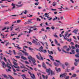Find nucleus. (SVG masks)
Segmentation results:
<instances>
[{
  "label": "nucleus",
  "mask_w": 79,
  "mask_h": 79,
  "mask_svg": "<svg viewBox=\"0 0 79 79\" xmlns=\"http://www.w3.org/2000/svg\"><path fill=\"white\" fill-rule=\"evenodd\" d=\"M42 76L43 79H48V76L46 75L45 77V76L44 75H42Z\"/></svg>",
  "instance_id": "10"
},
{
  "label": "nucleus",
  "mask_w": 79,
  "mask_h": 79,
  "mask_svg": "<svg viewBox=\"0 0 79 79\" xmlns=\"http://www.w3.org/2000/svg\"><path fill=\"white\" fill-rule=\"evenodd\" d=\"M43 40H45V38L44 37H43Z\"/></svg>",
  "instance_id": "59"
},
{
  "label": "nucleus",
  "mask_w": 79,
  "mask_h": 79,
  "mask_svg": "<svg viewBox=\"0 0 79 79\" xmlns=\"http://www.w3.org/2000/svg\"><path fill=\"white\" fill-rule=\"evenodd\" d=\"M4 60L5 61H7L6 59V58H5V57H4Z\"/></svg>",
  "instance_id": "56"
},
{
  "label": "nucleus",
  "mask_w": 79,
  "mask_h": 79,
  "mask_svg": "<svg viewBox=\"0 0 79 79\" xmlns=\"http://www.w3.org/2000/svg\"><path fill=\"white\" fill-rule=\"evenodd\" d=\"M9 76L10 79H14V78H13V77H12L10 75H9Z\"/></svg>",
  "instance_id": "40"
},
{
  "label": "nucleus",
  "mask_w": 79,
  "mask_h": 79,
  "mask_svg": "<svg viewBox=\"0 0 79 79\" xmlns=\"http://www.w3.org/2000/svg\"><path fill=\"white\" fill-rule=\"evenodd\" d=\"M69 76H67L66 77L65 79H69Z\"/></svg>",
  "instance_id": "58"
},
{
  "label": "nucleus",
  "mask_w": 79,
  "mask_h": 79,
  "mask_svg": "<svg viewBox=\"0 0 79 79\" xmlns=\"http://www.w3.org/2000/svg\"><path fill=\"white\" fill-rule=\"evenodd\" d=\"M13 52H14V54L15 55H16V52H15V50H13Z\"/></svg>",
  "instance_id": "55"
},
{
  "label": "nucleus",
  "mask_w": 79,
  "mask_h": 79,
  "mask_svg": "<svg viewBox=\"0 0 79 79\" xmlns=\"http://www.w3.org/2000/svg\"><path fill=\"white\" fill-rule=\"evenodd\" d=\"M13 63L14 64L13 66L15 68H17V69H20V67H19L18 66V64L15 61H14L13 62Z\"/></svg>",
  "instance_id": "5"
},
{
  "label": "nucleus",
  "mask_w": 79,
  "mask_h": 79,
  "mask_svg": "<svg viewBox=\"0 0 79 79\" xmlns=\"http://www.w3.org/2000/svg\"><path fill=\"white\" fill-rule=\"evenodd\" d=\"M54 64L56 66H59V64L58 63H56L55 62H54Z\"/></svg>",
  "instance_id": "19"
},
{
  "label": "nucleus",
  "mask_w": 79,
  "mask_h": 79,
  "mask_svg": "<svg viewBox=\"0 0 79 79\" xmlns=\"http://www.w3.org/2000/svg\"><path fill=\"white\" fill-rule=\"evenodd\" d=\"M62 51H63V52L64 53H69V52H66V51H64V49H62Z\"/></svg>",
  "instance_id": "35"
},
{
  "label": "nucleus",
  "mask_w": 79,
  "mask_h": 79,
  "mask_svg": "<svg viewBox=\"0 0 79 79\" xmlns=\"http://www.w3.org/2000/svg\"><path fill=\"white\" fill-rule=\"evenodd\" d=\"M41 51H42V52H43V53H47V50H42L41 49Z\"/></svg>",
  "instance_id": "23"
},
{
  "label": "nucleus",
  "mask_w": 79,
  "mask_h": 79,
  "mask_svg": "<svg viewBox=\"0 0 79 79\" xmlns=\"http://www.w3.org/2000/svg\"><path fill=\"white\" fill-rule=\"evenodd\" d=\"M48 56H49L50 58L51 59V60H52V61H55L54 59L53 58V56H52L50 55H49Z\"/></svg>",
  "instance_id": "9"
},
{
  "label": "nucleus",
  "mask_w": 79,
  "mask_h": 79,
  "mask_svg": "<svg viewBox=\"0 0 79 79\" xmlns=\"http://www.w3.org/2000/svg\"><path fill=\"white\" fill-rule=\"evenodd\" d=\"M67 75V73H64L63 74H61L60 75V77H61L62 78L66 77V76Z\"/></svg>",
  "instance_id": "6"
},
{
  "label": "nucleus",
  "mask_w": 79,
  "mask_h": 79,
  "mask_svg": "<svg viewBox=\"0 0 79 79\" xmlns=\"http://www.w3.org/2000/svg\"><path fill=\"white\" fill-rule=\"evenodd\" d=\"M56 61V62H57V63H59V64H61V62H60V60H55Z\"/></svg>",
  "instance_id": "27"
},
{
  "label": "nucleus",
  "mask_w": 79,
  "mask_h": 79,
  "mask_svg": "<svg viewBox=\"0 0 79 79\" xmlns=\"http://www.w3.org/2000/svg\"><path fill=\"white\" fill-rule=\"evenodd\" d=\"M3 77H5V78H6V79H9V77H8V76H6V75H5V74H4L3 75Z\"/></svg>",
  "instance_id": "15"
},
{
  "label": "nucleus",
  "mask_w": 79,
  "mask_h": 79,
  "mask_svg": "<svg viewBox=\"0 0 79 79\" xmlns=\"http://www.w3.org/2000/svg\"><path fill=\"white\" fill-rule=\"evenodd\" d=\"M28 30L29 31H24V32H25V33L27 32V33H29V34H30V33H31V32H32V31L31 30V28L29 29Z\"/></svg>",
  "instance_id": "7"
},
{
  "label": "nucleus",
  "mask_w": 79,
  "mask_h": 79,
  "mask_svg": "<svg viewBox=\"0 0 79 79\" xmlns=\"http://www.w3.org/2000/svg\"><path fill=\"white\" fill-rule=\"evenodd\" d=\"M39 2H37V3H36V2H35V5H38V4H39Z\"/></svg>",
  "instance_id": "44"
},
{
  "label": "nucleus",
  "mask_w": 79,
  "mask_h": 79,
  "mask_svg": "<svg viewBox=\"0 0 79 79\" xmlns=\"http://www.w3.org/2000/svg\"><path fill=\"white\" fill-rule=\"evenodd\" d=\"M8 62L10 63V64L7 62L6 65V66L7 68H8L9 69H11V67H13V65H12V64H11L10 62V60L9 59H8Z\"/></svg>",
  "instance_id": "3"
},
{
  "label": "nucleus",
  "mask_w": 79,
  "mask_h": 79,
  "mask_svg": "<svg viewBox=\"0 0 79 79\" xmlns=\"http://www.w3.org/2000/svg\"><path fill=\"white\" fill-rule=\"evenodd\" d=\"M32 43L33 44H37V42L35 40H33V41H32Z\"/></svg>",
  "instance_id": "17"
},
{
  "label": "nucleus",
  "mask_w": 79,
  "mask_h": 79,
  "mask_svg": "<svg viewBox=\"0 0 79 79\" xmlns=\"http://www.w3.org/2000/svg\"><path fill=\"white\" fill-rule=\"evenodd\" d=\"M55 43L56 44H58V41H57V40H56L55 39Z\"/></svg>",
  "instance_id": "54"
},
{
  "label": "nucleus",
  "mask_w": 79,
  "mask_h": 79,
  "mask_svg": "<svg viewBox=\"0 0 79 79\" xmlns=\"http://www.w3.org/2000/svg\"><path fill=\"white\" fill-rule=\"evenodd\" d=\"M39 54L40 55L39 56H38V55H36V57L37 59H38L40 61L41 60H42V61H43L44 60V58H43V57H42V56L41 54H40V53H39Z\"/></svg>",
  "instance_id": "4"
},
{
  "label": "nucleus",
  "mask_w": 79,
  "mask_h": 79,
  "mask_svg": "<svg viewBox=\"0 0 79 79\" xmlns=\"http://www.w3.org/2000/svg\"><path fill=\"white\" fill-rule=\"evenodd\" d=\"M21 35H24V34L23 33H21L18 36V37H20L21 36Z\"/></svg>",
  "instance_id": "49"
},
{
  "label": "nucleus",
  "mask_w": 79,
  "mask_h": 79,
  "mask_svg": "<svg viewBox=\"0 0 79 79\" xmlns=\"http://www.w3.org/2000/svg\"><path fill=\"white\" fill-rule=\"evenodd\" d=\"M15 57L16 58H20V56H15Z\"/></svg>",
  "instance_id": "45"
},
{
  "label": "nucleus",
  "mask_w": 79,
  "mask_h": 79,
  "mask_svg": "<svg viewBox=\"0 0 79 79\" xmlns=\"http://www.w3.org/2000/svg\"><path fill=\"white\" fill-rule=\"evenodd\" d=\"M24 54L26 56H28V53H27L26 52H25V53H24Z\"/></svg>",
  "instance_id": "39"
},
{
  "label": "nucleus",
  "mask_w": 79,
  "mask_h": 79,
  "mask_svg": "<svg viewBox=\"0 0 79 79\" xmlns=\"http://www.w3.org/2000/svg\"><path fill=\"white\" fill-rule=\"evenodd\" d=\"M71 48H72V49H75V48H75V47H74V46H71Z\"/></svg>",
  "instance_id": "48"
},
{
  "label": "nucleus",
  "mask_w": 79,
  "mask_h": 79,
  "mask_svg": "<svg viewBox=\"0 0 79 79\" xmlns=\"http://www.w3.org/2000/svg\"><path fill=\"white\" fill-rule=\"evenodd\" d=\"M75 66H77V64H78V63L77 62H75L74 63Z\"/></svg>",
  "instance_id": "28"
},
{
  "label": "nucleus",
  "mask_w": 79,
  "mask_h": 79,
  "mask_svg": "<svg viewBox=\"0 0 79 79\" xmlns=\"http://www.w3.org/2000/svg\"><path fill=\"white\" fill-rule=\"evenodd\" d=\"M31 77H32V78L33 79H35V77H33V76H32L31 75Z\"/></svg>",
  "instance_id": "38"
},
{
  "label": "nucleus",
  "mask_w": 79,
  "mask_h": 79,
  "mask_svg": "<svg viewBox=\"0 0 79 79\" xmlns=\"http://www.w3.org/2000/svg\"><path fill=\"white\" fill-rule=\"evenodd\" d=\"M21 20H17V23H21Z\"/></svg>",
  "instance_id": "51"
},
{
  "label": "nucleus",
  "mask_w": 79,
  "mask_h": 79,
  "mask_svg": "<svg viewBox=\"0 0 79 79\" xmlns=\"http://www.w3.org/2000/svg\"><path fill=\"white\" fill-rule=\"evenodd\" d=\"M25 71H26V72H27V71L26 69H23V70H22V73H25Z\"/></svg>",
  "instance_id": "31"
},
{
  "label": "nucleus",
  "mask_w": 79,
  "mask_h": 79,
  "mask_svg": "<svg viewBox=\"0 0 79 79\" xmlns=\"http://www.w3.org/2000/svg\"><path fill=\"white\" fill-rule=\"evenodd\" d=\"M57 50L59 51V52H60L61 51V49H60V47H57Z\"/></svg>",
  "instance_id": "30"
},
{
  "label": "nucleus",
  "mask_w": 79,
  "mask_h": 79,
  "mask_svg": "<svg viewBox=\"0 0 79 79\" xmlns=\"http://www.w3.org/2000/svg\"><path fill=\"white\" fill-rule=\"evenodd\" d=\"M6 71L7 72H8L9 71H11L10 69H8L6 70Z\"/></svg>",
  "instance_id": "53"
},
{
  "label": "nucleus",
  "mask_w": 79,
  "mask_h": 79,
  "mask_svg": "<svg viewBox=\"0 0 79 79\" xmlns=\"http://www.w3.org/2000/svg\"><path fill=\"white\" fill-rule=\"evenodd\" d=\"M37 21H41V20L40 19H39V18H37Z\"/></svg>",
  "instance_id": "41"
},
{
  "label": "nucleus",
  "mask_w": 79,
  "mask_h": 79,
  "mask_svg": "<svg viewBox=\"0 0 79 79\" xmlns=\"http://www.w3.org/2000/svg\"><path fill=\"white\" fill-rule=\"evenodd\" d=\"M62 37H64V39H65V40H68V38H65V36H64V35H62Z\"/></svg>",
  "instance_id": "37"
},
{
  "label": "nucleus",
  "mask_w": 79,
  "mask_h": 79,
  "mask_svg": "<svg viewBox=\"0 0 79 79\" xmlns=\"http://www.w3.org/2000/svg\"><path fill=\"white\" fill-rule=\"evenodd\" d=\"M75 56L76 57H77V58H79V53L76 54Z\"/></svg>",
  "instance_id": "34"
},
{
  "label": "nucleus",
  "mask_w": 79,
  "mask_h": 79,
  "mask_svg": "<svg viewBox=\"0 0 79 79\" xmlns=\"http://www.w3.org/2000/svg\"><path fill=\"white\" fill-rule=\"evenodd\" d=\"M74 67H73L71 68V70H74Z\"/></svg>",
  "instance_id": "57"
},
{
  "label": "nucleus",
  "mask_w": 79,
  "mask_h": 79,
  "mask_svg": "<svg viewBox=\"0 0 79 79\" xmlns=\"http://www.w3.org/2000/svg\"><path fill=\"white\" fill-rule=\"evenodd\" d=\"M45 17H46V18H49L48 19V20H49V21H50L52 19V17L50 18V17L48 16H46Z\"/></svg>",
  "instance_id": "13"
},
{
  "label": "nucleus",
  "mask_w": 79,
  "mask_h": 79,
  "mask_svg": "<svg viewBox=\"0 0 79 79\" xmlns=\"http://www.w3.org/2000/svg\"><path fill=\"white\" fill-rule=\"evenodd\" d=\"M75 47H76V48H79V45L77 44H76Z\"/></svg>",
  "instance_id": "29"
},
{
  "label": "nucleus",
  "mask_w": 79,
  "mask_h": 79,
  "mask_svg": "<svg viewBox=\"0 0 79 79\" xmlns=\"http://www.w3.org/2000/svg\"><path fill=\"white\" fill-rule=\"evenodd\" d=\"M12 6H13V7L12 8V9H14L15 8V5L13 3H12Z\"/></svg>",
  "instance_id": "26"
},
{
  "label": "nucleus",
  "mask_w": 79,
  "mask_h": 79,
  "mask_svg": "<svg viewBox=\"0 0 79 79\" xmlns=\"http://www.w3.org/2000/svg\"><path fill=\"white\" fill-rule=\"evenodd\" d=\"M21 76H22V78H23V79H27V78H26V75L23 74L21 75Z\"/></svg>",
  "instance_id": "11"
},
{
  "label": "nucleus",
  "mask_w": 79,
  "mask_h": 79,
  "mask_svg": "<svg viewBox=\"0 0 79 79\" xmlns=\"http://www.w3.org/2000/svg\"><path fill=\"white\" fill-rule=\"evenodd\" d=\"M76 76H77V75L76 74L74 73L73 74V75L71 77H71H76Z\"/></svg>",
  "instance_id": "20"
},
{
  "label": "nucleus",
  "mask_w": 79,
  "mask_h": 79,
  "mask_svg": "<svg viewBox=\"0 0 79 79\" xmlns=\"http://www.w3.org/2000/svg\"><path fill=\"white\" fill-rule=\"evenodd\" d=\"M56 2H54L52 3V6H55L56 5Z\"/></svg>",
  "instance_id": "24"
},
{
  "label": "nucleus",
  "mask_w": 79,
  "mask_h": 79,
  "mask_svg": "<svg viewBox=\"0 0 79 79\" xmlns=\"http://www.w3.org/2000/svg\"><path fill=\"white\" fill-rule=\"evenodd\" d=\"M28 43L29 44H30V45H32V44L31 42H28Z\"/></svg>",
  "instance_id": "62"
},
{
  "label": "nucleus",
  "mask_w": 79,
  "mask_h": 79,
  "mask_svg": "<svg viewBox=\"0 0 79 79\" xmlns=\"http://www.w3.org/2000/svg\"><path fill=\"white\" fill-rule=\"evenodd\" d=\"M47 73H48V75L49 76L50 74H51V76H53V74L55 75V71H54L53 73V71L51 70V69L50 68L49 69H46V70Z\"/></svg>",
  "instance_id": "1"
},
{
  "label": "nucleus",
  "mask_w": 79,
  "mask_h": 79,
  "mask_svg": "<svg viewBox=\"0 0 79 79\" xmlns=\"http://www.w3.org/2000/svg\"><path fill=\"white\" fill-rule=\"evenodd\" d=\"M28 48L30 50H34V49H32L31 48L29 47Z\"/></svg>",
  "instance_id": "42"
},
{
  "label": "nucleus",
  "mask_w": 79,
  "mask_h": 79,
  "mask_svg": "<svg viewBox=\"0 0 79 79\" xmlns=\"http://www.w3.org/2000/svg\"><path fill=\"white\" fill-rule=\"evenodd\" d=\"M58 19V17L56 16H55V18H54L52 20L53 21H55V20H56V19Z\"/></svg>",
  "instance_id": "32"
},
{
  "label": "nucleus",
  "mask_w": 79,
  "mask_h": 79,
  "mask_svg": "<svg viewBox=\"0 0 79 79\" xmlns=\"http://www.w3.org/2000/svg\"><path fill=\"white\" fill-rule=\"evenodd\" d=\"M66 72H69L71 71V70L69 69H67L66 70Z\"/></svg>",
  "instance_id": "36"
},
{
  "label": "nucleus",
  "mask_w": 79,
  "mask_h": 79,
  "mask_svg": "<svg viewBox=\"0 0 79 79\" xmlns=\"http://www.w3.org/2000/svg\"><path fill=\"white\" fill-rule=\"evenodd\" d=\"M42 66L44 68V69H47V67H46V65H45V63L44 62H43Z\"/></svg>",
  "instance_id": "8"
},
{
  "label": "nucleus",
  "mask_w": 79,
  "mask_h": 79,
  "mask_svg": "<svg viewBox=\"0 0 79 79\" xmlns=\"http://www.w3.org/2000/svg\"><path fill=\"white\" fill-rule=\"evenodd\" d=\"M2 8H5V7H8V6H2Z\"/></svg>",
  "instance_id": "46"
},
{
  "label": "nucleus",
  "mask_w": 79,
  "mask_h": 79,
  "mask_svg": "<svg viewBox=\"0 0 79 79\" xmlns=\"http://www.w3.org/2000/svg\"><path fill=\"white\" fill-rule=\"evenodd\" d=\"M78 31H79V30L77 28L74 30L73 31V32H78Z\"/></svg>",
  "instance_id": "14"
},
{
  "label": "nucleus",
  "mask_w": 79,
  "mask_h": 79,
  "mask_svg": "<svg viewBox=\"0 0 79 79\" xmlns=\"http://www.w3.org/2000/svg\"><path fill=\"white\" fill-rule=\"evenodd\" d=\"M2 64L3 68H5V67H6V64H5V63L4 62H3L2 63Z\"/></svg>",
  "instance_id": "18"
},
{
  "label": "nucleus",
  "mask_w": 79,
  "mask_h": 79,
  "mask_svg": "<svg viewBox=\"0 0 79 79\" xmlns=\"http://www.w3.org/2000/svg\"><path fill=\"white\" fill-rule=\"evenodd\" d=\"M65 33V36L66 38H67V36L68 35V32L66 31Z\"/></svg>",
  "instance_id": "21"
},
{
  "label": "nucleus",
  "mask_w": 79,
  "mask_h": 79,
  "mask_svg": "<svg viewBox=\"0 0 79 79\" xmlns=\"http://www.w3.org/2000/svg\"><path fill=\"white\" fill-rule=\"evenodd\" d=\"M14 47L15 48L17 47V48H19V49H21V48L19 46H15V45H14Z\"/></svg>",
  "instance_id": "33"
},
{
  "label": "nucleus",
  "mask_w": 79,
  "mask_h": 79,
  "mask_svg": "<svg viewBox=\"0 0 79 79\" xmlns=\"http://www.w3.org/2000/svg\"><path fill=\"white\" fill-rule=\"evenodd\" d=\"M25 63L26 64H29V62H28L27 61H25Z\"/></svg>",
  "instance_id": "64"
},
{
  "label": "nucleus",
  "mask_w": 79,
  "mask_h": 79,
  "mask_svg": "<svg viewBox=\"0 0 79 79\" xmlns=\"http://www.w3.org/2000/svg\"><path fill=\"white\" fill-rule=\"evenodd\" d=\"M71 52H70L69 53H70V54H74V53H75V51H74V50H71Z\"/></svg>",
  "instance_id": "12"
},
{
  "label": "nucleus",
  "mask_w": 79,
  "mask_h": 79,
  "mask_svg": "<svg viewBox=\"0 0 79 79\" xmlns=\"http://www.w3.org/2000/svg\"><path fill=\"white\" fill-rule=\"evenodd\" d=\"M55 27H53V26L51 27V29H52L54 30V29H55Z\"/></svg>",
  "instance_id": "60"
},
{
  "label": "nucleus",
  "mask_w": 79,
  "mask_h": 79,
  "mask_svg": "<svg viewBox=\"0 0 79 79\" xmlns=\"http://www.w3.org/2000/svg\"><path fill=\"white\" fill-rule=\"evenodd\" d=\"M41 50H43V47H42V46H41V47H40L39 48V51H40V52H42V51H41Z\"/></svg>",
  "instance_id": "16"
},
{
  "label": "nucleus",
  "mask_w": 79,
  "mask_h": 79,
  "mask_svg": "<svg viewBox=\"0 0 79 79\" xmlns=\"http://www.w3.org/2000/svg\"><path fill=\"white\" fill-rule=\"evenodd\" d=\"M23 12L24 14H25L26 15V14H27L26 13H27V10H25V12L23 11Z\"/></svg>",
  "instance_id": "52"
},
{
  "label": "nucleus",
  "mask_w": 79,
  "mask_h": 79,
  "mask_svg": "<svg viewBox=\"0 0 79 79\" xmlns=\"http://www.w3.org/2000/svg\"><path fill=\"white\" fill-rule=\"evenodd\" d=\"M63 48H67V46H65L63 47Z\"/></svg>",
  "instance_id": "63"
},
{
  "label": "nucleus",
  "mask_w": 79,
  "mask_h": 79,
  "mask_svg": "<svg viewBox=\"0 0 79 79\" xmlns=\"http://www.w3.org/2000/svg\"><path fill=\"white\" fill-rule=\"evenodd\" d=\"M21 58H22V59H23V60H26L27 58H26V57L23 56H22L21 57Z\"/></svg>",
  "instance_id": "25"
},
{
  "label": "nucleus",
  "mask_w": 79,
  "mask_h": 79,
  "mask_svg": "<svg viewBox=\"0 0 79 79\" xmlns=\"http://www.w3.org/2000/svg\"><path fill=\"white\" fill-rule=\"evenodd\" d=\"M28 58L29 60H31L32 61L33 64L34 65H37V64L35 63V60L34 58H32L31 56H30L28 57Z\"/></svg>",
  "instance_id": "2"
},
{
  "label": "nucleus",
  "mask_w": 79,
  "mask_h": 79,
  "mask_svg": "<svg viewBox=\"0 0 79 79\" xmlns=\"http://www.w3.org/2000/svg\"><path fill=\"white\" fill-rule=\"evenodd\" d=\"M49 54H50V55H52V54H53V52L52 51H50V52H49Z\"/></svg>",
  "instance_id": "43"
},
{
  "label": "nucleus",
  "mask_w": 79,
  "mask_h": 79,
  "mask_svg": "<svg viewBox=\"0 0 79 79\" xmlns=\"http://www.w3.org/2000/svg\"><path fill=\"white\" fill-rule=\"evenodd\" d=\"M13 70L14 72H16V70L15 69L13 68Z\"/></svg>",
  "instance_id": "50"
},
{
  "label": "nucleus",
  "mask_w": 79,
  "mask_h": 79,
  "mask_svg": "<svg viewBox=\"0 0 79 79\" xmlns=\"http://www.w3.org/2000/svg\"><path fill=\"white\" fill-rule=\"evenodd\" d=\"M55 69L57 71H60V68H59L58 69H57V68L56 67Z\"/></svg>",
  "instance_id": "22"
},
{
  "label": "nucleus",
  "mask_w": 79,
  "mask_h": 79,
  "mask_svg": "<svg viewBox=\"0 0 79 79\" xmlns=\"http://www.w3.org/2000/svg\"><path fill=\"white\" fill-rule=\"evenodd\" d=\"M65 64L66 65V66H68V65L69 64L67 62H65Z\"/></svg>",
  "instance_id": "47"
},
{
  "label": "nucleus",
  "mask_w": 79,
  "mask_h": 79,
  "mask_svg": "<svg viewBox=\"0 0 79 79\" xmlns=\"http://www.w3.org/2000/svg\"><path fill=\"white\" fill-rule=\"evenodd\" d=\"M46 29L47 30L48 29H50V28H49V27H46Z\"/></svg>",
  "instance_id": "61"
}]
</instances>
